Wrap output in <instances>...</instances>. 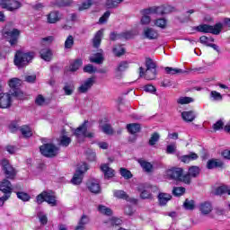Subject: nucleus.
<instances>
[{
  "mask_svg": "<svg viewBox=\"0 0 230 230\" xmlns=\"http://www.w3.org/2000/svg\"><path fill=\"white\" fill-rule=\"evenodd\" d=\"M80 3L81 4H78L79 12H83V10H88V8H91V6H93V3L89 1L80 2Z\"/></svg>",
  "mask_w": 230,
  "mask_h": 230,
  "instance_id": "44",
  "label": "nucleus"
},
{
  "mask_svg": "<svg viewBox=\"0 0 230 230\" xmlns=\"http://www.w3.org/2000/svg\"><path fill=\"white\" fill-rule=\"evenodd\" d=\"M137 190L140 192V199H152V192L150 191V187H146L145 184H139L137 187Z\"/></svg>",
  "mask_w": 230,
  "mask_h": 230,
  "instance_id": "18",
  "label": "nucleus"
},
{
  "mask_svg": "<svg viewBox=\"0 0 230 230\" xmlns=\"http://www.w3.org/2000/svg\"><path fill=\"white\" fill-rule=\"evenodd\" d=\"M179 182H184V184H191V176L188 174H181Z\"/></svg>",
  "mask_w": 230,
  "mask_h": 230,
  "instance_id": "53",
  "label": "nucleus"
},
{
  "mask_svg": "<svg viewBox=\"0 0 230 230\" xmlns=\"http://www.w3.org/2000/svg\"><path fill=\"white\" fill-rule=\"evenodd\" d=\"M165 73H167V75H177L179 73H182V70L179 68L167 66L165 67Z\"/></svg>",
  "mask_w": 230,
  "mask_h": 230,
  "instance_id": "51",
  "label": "nucleus"
},
{
  "mask_svg": "<svg viewBox=\"0 0 230 230\" xmlns=\"http://www.w3.org/2000/svg\"><path fill=\"white\" fill-rule=\"evenodd\" d=\"M136 35L133 31H127L123 32L122 34L118 33H111V40H118V39H132Z\"/></svg>",
  "mask_w": 230,
  "mask_h": 230,
  "instance_id": "23",
  "label": "nucleus"
},
{
  "mask_svg": "<svg viewBox=\"0 0 230 230\" xmlns=\"http://www.w3.org/2000/svg\"><path fill=\"white\" fill-rule=\"evenodd\" d=\"M226 193H227V186L226 185L217 187L215 191L216 195H224Z\"/></svg>",
  "mask_w": 230,
  "mask_h": 230,
  "instance_id": "56",
  "label": "nucleus"
},
{
  "mask_svg": "<svg viewBox=\"0 0 230 230\" xmlns=\"http://www.w3.org/2000/svg\"><path fill=\"white\" fill-rule=\"evenodd\" d=\"M186 193V189L184 187H174L172 189V195L174 197H181V195H184Z\"/></svg>",
  "mask_w": 230,
  "mask_h": 230,
  "instance_id": "40",
  "label": "nucleus"
},
{
  "mask_svg": "<svg viewBox=\"0 0 230 230\" xmlns=\"http://www.w3.org/2000/svg\"><path fill=\"white\" fill-rule=\"evenodd\" d=\"M89 170L87 164L81 163L77 165V169L71 180L72 184L78 185L82 183L84 180V173Z\"/></svg>",
  "mask_w": 230,
  "mask_h": 230,
  "instance_id": "7",
  "label": "nucleus"
},
{
  "mask_svg": "<svg viewBox=\"0 0 230 230\" xmlns=\"http://www.w3.org/2000/svg\"><path fill=\"white\" fill-rule=\"evenodd\" d=\"M87 188L91 191V193H102V187H100V182L96 180L89 181L87 183Z\"/></svg>",
  "mask_w": 230,
  "mask_h": 230,
  "instance_id": "21",
  "label": "nucleus"
},
{
  "mask_svg": "<svg viewBox=\"0 0 230 230\" xmlns=\"http://www.w3.org/2000/svg\"><path fill=\"white\" fill-rule=\"evenodd\" d=\"M181 118L184 119V121H193V119H195V112L183 111L181 113Z\"/></svg>",
  "mask_w": 230,
  "mask_h": 230,
  "instance_id": "36",
  "label": "nucleus"
},
{
  "mask_svg": "<svg viewBox=\"0 0 230 230\" xmlns=\"http://www.w3.org/2000/svg\"><path fill=\"white\" fill-rule=\"evenodd\" d=\"M224 166V163H222L219 159H210L207 163V168L208 170H213L214 168H222Z\"/></svg>",
  "mask_w": 230,
  "mask_h": 230,
  "instance_id": "26",
  "label": "nucleus"
},
{
  "mask_svg": "<svg viewBox=\"0 0 230 230\" xmlns=\"http://www.w3.org/2000/svg\"><path fill=\"white\" fill-rule=\"evenodd\" d=\"M82 64H84L82 59H77L74 61L73 64L70 65V71H73V72L78 71V69L82 67Z\"/></svg>",
  "mask_w": 230,
  "mask_h": 230,
  "instance_id": "41",
  "label": "nucleus"
},
{
  "mask_svg": "<svg viewBox=\"0 0 230 230\" xmlns=\"http://www.w3.org/2000/svg\"><path fill=\"white\" fill-rule=\"evenodd\" d=\"M102 132H104V134H108V135H111L113 132L112 127H111V125H109V124H104L102 127Z\"/></svg>",
  "mask_w": 230,
  "mask_h": 230,
  "instance_id": "62",
  "label": "nucleus"
},
{
  "mask_svg": "<svg viewBox=\"0 0 230 230\" xmlns=\"http://www.w3.org/2000/svg\"><path fill=\"white\" fill-rule=\"evenodd\" d=\"M84 72L88 73L89 75H93V73H96V67L93 65L89 64L84 67Z\"/></svg>",
  "mask_w": 230,
  "mask_h": 230,
  "instance_id": "59",
  "label": "nucleus"
},
{
  "mask_svg": "<svg viewBox=\"0 0 230 230\" xmlns=\"http://www.w3.org/2000/svg\"><path fill=\"white\" fill-rule=\"evenodd\" d=\"M90 62L93 64H103V53L99 52L90 57Z\"/></svg>",
  "mask_w": 230,
  "mask_h": 230,
  "instance_id": "29",
  "label": "nucleus"
},
{
  "mask_svg": "<svg viewBox=\"0 0 230 230\" xmlns=\"http://www.w3.org/2000/svg\"><path fill=\"white\" fill-rule=\"evenodd\" d=\"M98 211L101 212L102 215H106V217H111L112 215V209L103 205L98 206Z\"/></svg>",
  "mask_w": 230,
  "mask_h": 230,
  "instance_id": "35",
  "label": "nucleus"
},
{
  "mask_svg": "<svg viewBox=\"0 0 230 230\" xmlns=\"http://www.w3.org/2000/svg\"><path fill=\"white\" fill-rule=\"evenodd\" d=\"M75 44V39L73 36H68L65 41V49H71Z\"/></svg>",
  "mask_w": 230,
  "mask_h": 230,
  "instance_id": "47",
  "label": "nucleus"
},
{
  "mask_svg": "<svg viewBox=\"0 0 230 230\" xmlns=\"http://www.w3.org/2000/svg\"><path fill=\"white\" fill-rule=\"evenodd\" d=\"M178 158L181 160V163L188 164L191 163V161H197V159H199V155H197L196 153L190 152L189 155L178 156Z\"/></svg>",
  "mask_w": 230,
  "mask_h": 230,
  "instance_id": "22",
  "label": "nucleus"
},
{
  "mask_svg": "<svg viewBox=\"0 0 230 230\" xmlns=\"http://www.w3.org/2000/svg\"><path fill=\"white\" fill-rule=\"evenodd\" d=\"M113 195L117 199H128L127 193L124 190H114Z\"/></svg>",
  "mask_w": 230,
  "mask_h": 230,
  "instance_id": "55",
  "label": "nucleus"
},
{
  "mask_svg": "<svg viewBox=\"0 0 230 230\" xmlns=\"http://www.w3.org/2000/svg\"><path fill=\"white\" fill-rule=\"evenodd\" d=\"M60 21H62V14L60 12L52 11L47 14V22H49V24H57V22Z\"/></svg>",
  "mask_w": 230,
  "mask_h": 230,
  "instance_id": "16",
  "label": "nucleus"
},
{
  "mask_svg": "<svg viewBox=\"0 0 230 230\" xmlns=\"http://www.w3.org/2000/svg\"><path fill=\"white\" fill-rule=\"evenodd\" d=\"M16 195L20 200H22V202H28V201H30V199H31L30 194L23 192V191H18V192H16Z\"/></svg>",
  "mask_w": 230,
  "mask_h": 230,
  "instance_id": "39",
  "label": "nucleus"
},
{
  "mask_svg": "<svg viewBox=\"0 0 230 230\" xmlns=\"http://www.w3.org/2000/svg\"><path fill=\"white\" fill-rule=\"evenodd\" d=\"M40 58L46 62H49L53 58V53L49 49H43L40 51Z\"/></svg>",
  "mask_w": 230,
  "mask_h": 230,
  "instance_id": "27",
  "label": "nucleus"
},
{
  "mask_svg": "<svg viewBox=\"0 0 230 230\" xmlns=\"http://www.w3.org/2000/svg\"><path fill=\"white\" fill-rule=\"evenodd\" d=\"M88 127H89V121L85 120L76 129L73 130L74 136H75L78 143H84V141H85V137H89L90 139L94 137V132L88 131L87 130Z\"/></svg>",
  "mask_w": 230,
  "mask_h": 230,
  "instance_id": "2",
  "label": "nucleus"
},
{
  "mask_svg": "<svg viewBox=\"0 0 230 230\" xmlns=\"http://www.w3.org/2000/svg\"><path fill=\"white\" fill-rule=\"evenodd\" d=\"M109 17H111V12L107 11L103 13V15L99 19V24H105L107 21H109Z\"/></svg>",
  "mask_w": 230,
  "mask_h": 230,
  "instance_id": "60",
  "label": "nucleus"
},
{
  "mask_svg": "<svg viewBox=\"0 0 230 230\" xmlns=\"http://www.w3.org/2000/svg\"><path fill=\"white\" fill-rule=\"evenodd\" d=\"M127 69H128V63H127V61L120 62L117 67V71L119 73H123V71H127Z\"/></svg>",
  "mask_w": 230,
  "mask_h": 230,
  "instance_id": "52",
  "label": "nucleus"
},
{
  "mask_svg": "<svg viewBox=\"0 0 230 230\" xmlns=\"http://www.w3.org/2000/svg\"><path fill=\"white\" fill-rule=\"evenodd\" d=\"M71 143V137L63 135L60 138V145H62V146H69V144Z\"/></svg>",
  "mask_w": 230,
  "mask_h": 230,
  "instance_id": "49",
  "label": "nucleus"
},
{
  "mask_svg": "<svg viewBox=\"0 0 230 230\" xmlns=\"http://www.w3.org/2000/svg\"><path fill=\"white\" fill-rule=\"evenodd\" d=\"M191 102H193V98L191 97H180L177 99V103L180 105H186Z\"/></svg>",
  "mask_w": 230,
  "mask_h": 230,
  "instance_id": "46",
  "label": "nucleus"
},
{
  "mask_svg": "<svg viewBox=\"0 0 230 230\" xmlns=\"http://www.w3.org/2000/svg\"><path fill=\"white\" fill-rule=\"evenodd\" d=\"M0 6L8 12H14V10H19L22 6V4L19 1H2Z\"/></svg>",
  "mask_w": 230,
  "mask_h": 230,
  "instance_id": "14",
  "label": "nucleus"
},
{
  "mask_svg": "<svg viewBox=\"0 0 230 230\" xmlns=\"http://www.w3.org/2000/svg\"><path fill=\"white\" fill-rule=\"evenodd\" d=\"M100 168L104 175V179H112L116 175L114 169L111 168L108 164H101Z\"/></svg>",
  "mask_w": 230,
  "mask_h": 230,
  "instance_id": "19",
  "label": "nucleus"
},
{
  "mask_svg": "<svg viewBox=\"0 0 230 230\" xmlns=\"http://www.w3.org/2000/svg\"><path fill=\"white\" fill-rule=\"evenodd\" d=\"M40 150L45 157H55L58 154V147L53 144H45L40 147Z\"/></svg>",
  "mask_w": 230,
  "mask_h": 230,
  "instance_id": "11",
  "label": "nucleus"
},
{
  "mask_svg": "<svg viewBox=\"0 0 230 230\" xmlns=\"http://www.w3.org/2000/svg\"><path fill=\"white\" fill-rule=\"evenodd\" d=\"M143 35L145 39H148L149 40H155V39H158L159 32L154 28L151 27H146L143 31Z\"/></svg>",
  "mask_w": 230,
  "mask_h": 230,
  "instance_id": "17",
  "label": "nucleus"
},
{
  "mask_svg": "<svg viewBox=\"0 0 230 230\" xmlns=\"http://www.w3.org/2000/svg\"><path fill=\"white\" fill-rule=\"evenodd\" d=\"M159 135L158 133H154L150 139H149V145L150 146H154V145H155V143H157V141H159Z\"/></svg>",
  "mask_w": 230,
  "mask_h": 230,
  "instance_id": "61",
  "label": "nucleus"
},
{
  "mask_svg": "<svg viewBox=\"0 0 230 230\" xmlns=\"http://www.w3.org/2000/svg\"><path fill=\"white\" fill-rule=\"evenodd\" d=\"M119 2L118 1H108L106 2V8H118Z\"/></svg>",
  "mask_w": 230,
  "mask_h": 230,
  "instance_id": "64",
  "label": "nucleus"
},
{
  "mask_svg": "<svg viewBox=\"0 0 230 230\" xmlns=\"http://www.w3.org/2000/svg\"><path fill=\"white\" fill-rule=\"evenodd\" d=\"M166 154L172 155L177 152V143L172 142L169 145H167L165 149Z\"/></svg>",
  "mask_w": 230,
  "mask_h": 230,
  "instance_id": "43",
  "label": "nucleus"
},
{
  "mask_svg": "<svg viewBox=\"0 0 230 230\" xmlns=\"http://www.w3.org/2000/svg\"><path fill=\"white\" fill-rule=\"evenodd\" d=\"M102 37H103V30L96 32L93 38V48H100V44H102Z\"/></svg>",
  "mask_w": 230,
  "mask_h": 230,
  "instance_id": "30",
  "label": "nucleus"
},
{
  "mask_svg": "<svg viewBox=\"0 0 230 230\" xmlns=\"http://www.w3.org/2000/svg\"><path fill=\"white\" fill-rule=\"evenodd\" d=\"M138 164L146 173H152L154 172V165L146 160L138 159Z\"/></svg>",
  "mask_w": 230,
  "mask_h": 230,
  "instance_id": "24",
  "label": "nucleus"
},
{
  "mask_svg": "<svg viewBox=\"0 0 230 230\" xmlns=\"http://www.w3.org/2000/svg\"><path fill=\"white\" fill-rule=\"evenodd\" d=\"M37 204H42V202H48L49 206H57V198L52 191H42L36 197Z\"/></svg>",
  "mask_w": 230,
  "mask_h": 230,
  "instance_id": "6",
  "label": "nucleus"
},
{
  "mask_svg": "<svg viewBox=\"0 0 230 230\" xmlns=\"http://www.w3.org/2000/svg\"><path fill=\"white\" fill-rule=\"evenodd\" d=\"M94 84H96V77H89L81 82L77 91L81 94H85V93H89V91L93 89V85H94Z\"/></svg>",
  "mask_w": 230,
  "mask_h": 230,
  "instance_id": "9",
  "label": "nucleus"
},
{
  "mask_svg": "<svg viewBox=\"0 0 230 230\" xmlns=\"http://www.w3.org/2000/svg\"><path fill=\"white\" fill-rule=\"evenodd\" d=\"M89 217L86 216H83L78 223V225L75 227V230H84V226L88 224Z\"/></svg>",
  "mask_w": 230,
  "mask_h": 230,
  "instance_id": "37",
  "label": "nucleus"
},
{
  "mask_svg": "<svg viewBox=\"0 0 230 230\" xmlns=\"http://www.w3.org/2000/svg\"><path fill=\"white\" fill-rule=\"evenodd\" d=\"M127 128L129 134H137V132L141 130V126L137 123H132V124H128L127 126Z\"/></svg>",
  "mask_w": 230,
  "mask_h": 230,
  "instance_id": "33",
  "label": "nucleus"
},
{
  "mask_svg": "<svg viewBox=\"0 0 230 230\" xmlns=\"http://www.w3.org/2000/svg\"><path fill=\"white\" fill-rule=\"evenodd\" d=\"M146 69H157V64H155L154 59L146 58Z\"/></svg>",
  "mask_w": 230,
  "mask_h": 230,
  "instance_id": "42",
  "label": "nucleus"
},
{
  "mask_svg": "<svg viewBox=\"0 0 230 230\" xmlns=\"http://www.w3.org/2000/svg\"><path fill=\"white\" fill-rule=\"evenodd\" d=\"M63 91L66 96H71L73 93H75V84L73 83H66L63 87Z\"/></svg>",
  "mask_w": 230,
  "mask_h": 230,
  "instance_id": "32",
  "label": "nucleus"
},
{
  "mask_svg": "<svg viewBox=\"0 0 230 230\" xmlns=\"http://www.w3.org/2000/svg\"><path fill=\"white\" fill-rule=\"evenodd\" d=\"M120 175L124 177V179H132V172L125 168H120Z\"/></svg>",
  "mask_w": 230,
  "mask_h": 230,
  "instance_id": "54",
  "label": "nucleus"
},
{
  "mask_svg": "<svg viewBox=\"0 0 230 230\" xmlns=\"http://www.w3.org/2000/svg\"><path fill=\"white\" fill-rule=\"evenodd\" d=\"M155 26L161 28V30H166L168 28V21L164 18H159L155 20Z\"/></svg>",
  "mask_w": 230,
  "mask_h": 230,
  "instance_id": "31",
  "label": "nucleus"
},
{
  "mask_svg": "<svg viewBox=\"0 0 230 230\" xmlns=\"http://www.w3.org/2000/svg\"><path fill=\"white\" fill-rule=\"evenodd\" d=\"M35 103L40 106L46 105V98L42 94H40L36 97Z\"/></svg>",
  "mask_w": 230,
  "mask_h": 230,
  "instance_id": "57",
  "label": "nucleus"
},
{
  "mask_svg": "<svg viewBox=\"0 0 230 230\" xmlns=\"http://www.w3.org/2000/svg\"><path fill=\"white\" fill-rule=\"evenodd\" d=\"M0 191L4 194V196L0 197V206H4V202L12 197V191H13V186L10 181L4 179L0 182Z\"/></svg>",
  "mask_w": 230,
  "mask_h": 230,
  "instance_id": "5",
  "label": "nucleus"
},
{
  "mask_svg": "<svg viewBox=\"0 0 230 230\" xmlns=\"http://www.w3.org/2000/svg\"><path fill=\"white\" fill-rule=\"evenodd\" d=\"M139 77L145 78L146 80H155V77L157 76V68H143V66H140L138 68Z\"/></svg>",
  "mask_w": 230,
  "mask_h": 230,
  "instance_id": "12",
  "label": "nucleus"
},
{
  "mask_svg": "<svg viewBox=\"0 0 230 230\" xmlns=\"http://www.w3.org/2000/svg\"><path fill=\"white\" fill-rule=\"evenodd\" d=\"M20 130L23 137H31L33 136V130L29 126H23Z\"/></svg>",
  "mask_w": 230,
  "mask_h": 230,
  "instance_id": "34",
  "label": "nucleus"
},
{
  "mask_svg": "<svg viewBox=\"0 0 230 230\" xmlns=\"http://www.w3.org/2000/svg\"><path fill=\"white\" fill-rule=\"evenodd\" d=\"M0 165L2 170H4L7 179H13L15 177V169L10 165V162L7 159H3L0 161Z\"/></svg>",
  "mask_w": 230,
  "mask_h": 230,
  "instance_id": "13",
  "label": "nucleus"
},
{
  "mask_svg": "<svg viewBox=\"0 0 230 230\" xmlns=\"http://www.w3.org/2000/svg\"><path fill=\"white\" fill-rule=\"evenodd\" d=\"M3 37L8 40L12 46H15L19 40L21 31L19 29H12L6 25L2 31Z\"/></svg>",
  "mask_w": 230,
  "mask_h": 230,
  "instance_id": "4",
  "label": "nucleus"
},
{
  "mask_svg": "<svg viewBox=\"0 0 230 230\" xmlns=\"http://www.w3.org/2000/svg\"><path fill=\"white\" fill-rule=\"evenodd\" d=\"M210 100L213 102H222V94L217 91H212L210 93Z\"/></svg>",
  "mask_w": 230,
  "mask_h": 230,
  "instance_id": "45",
  "label": "nucleus"
},
{
  "mask_svg": "<svg viewBox=\"0 0 230 230\" xmlns=\"http://www.w3.org/2000/svg\"><path fill=\"white\" fill-rule=\"evenodd\" d=\"M199 209L201 215L208 217V215L213 211V205H211L209 201H204L199 204Z\"/></svg>",
  "mask_w": 230,
  "mask_h": 230,
  "instance_id": "20",
  "label": "nucleus"
},
{
  "mask_svg": "<svg viewBox=\"0 0 230 230\" xmlns=\"http://www.w3.org/2000/svg\"><path fill=\"white\" fill-rule=\"evenodd\" d=\"M170 200H172V195L164 192H160L158 194V202L160 206H166Z\"/></svg>",
  "mask_w": 230,
  "mask_h": 230,
  "instance_id": "25",
  "label": "nucleus"
},
{
  "mask_svg": "<svg viewBox=\"0 0 230 230\" xmlns=\"http://www.w3.org/2000/svg\"><path fill=\"white\" fill-rule=\"evenodd\" d=\"M183 206L185 209H189V210L195 209V201L186 199Z\"/></svg>",
  "mask_w": 230,
  "mask_h": 230,
  "instance_id": "58",
  "label": "nucleus"
},
{
  "mask_svg": "<svg viewBox=\"0 0 230 230\" xmlns=\"http://www.w3.org/2000/svg\"><path fill=\"white\" fill-rule=\"evenodd\" d=\"M113 53L116 57H121V55L125 54V49L122 46H115L113 48Z\"/></svg>",
  "mask_w": 230,
  "mask_h": 230,
  "instance_id": "48",
  "label": "nucleus"
},
{
  "mask_svg": "<svg viewBox=\"0 0 230 230\" xmlns=\"http://www.w3.org/2000/svg\"><path fill=\"white\" fill-rule=\"evenodd\" d=\"M189 174L193 178H197L199 175H200V168L195 165L190 167Z\"/></svg>",
  "mask_w": 230,
  "mask_h": 230,
  "instance_id": "38",
  "label": "nucleus"
},
{
  "mask_svg": "<svg viewBox=\"0 0 230 230\" xmlns=\"http://www.w3.org/2000/svg\"><path fill=\"white\" fill-rule=\"evenodd\" d=\"M38 217L42 226H46L48 224V216L43 212H38Z\"/></svg>",
  "mask_w": 230,
  "mask_h": 230,
  "instance_id": "50",
  "label": "nucleus"
},
{
  "mask_svg": "<svg viewBox=\"0 0 230 230\" xmlns=\"http://www.w3.org/2000/svg\"><path fill=\"white\" fill-rule=\"evenodd\" d=\"M214 130H221V128H224V120L219 119L213 125Z\"/></svg>",
  "mask_w": 230,
  "mask_h": 230,
  "instance_id": "63",
  "label": "nucleus"
},
{
  "mask_svg": "<svg viewBox=\"0 0 230 230\" xmlns=\"http://www.w3.org/2000/svg\"><path fill=\"white\" fill-rule=\"evenodd\" d=\"M35 57V53L33 52H23L17 51L14 58V64L18 67H24V66H28L31 60H33Z\"/></svg>",
  "mask_w": 230,
  "mask_h": 230,
  "instance_id": "3",
  "label": "nucleus"
},
{
  "mask_svg": "<svg viewBox=\"0 0 230 230\" xmlns=\"http://www.w3.org/2000/svg\"><path fill=\"white\" fill-rule=\"evenodd\" d=\"M13 103L12 94L4 93V88L0 85V109H10Z\"/></svg>",
  "mask_w": 230,
  "mask_h": 230,
  "instance_id": "8",
  "label": "nucleus"
},
{
  "mask_svg": "<svg viewBox=\"0 0 230 230\" xmlns=\"http://www.w3.org/2000/svg\"><path fill=\"white\" fill-rule=\"evenodd\" d=\"M198 31L203 33H213L214 35H218L222 31V23H217L214 27L208 24H203L198 26Z\"/></svg>",
  "mask_w": 230,
  "mask_h": 230,
  "instance_id": "10",
  "label": "nucleus"
},
{
  "mask_svg": "<svg viewBox=\"0 0 230 230\" xmlns=\"http://www.w3.org/2000/svg\"><path fill=\"white\" fill-rule=\"evenodd\" d=\"M183 170L182 168H172L166 171V175L169 179H172L173 181H181V177L182 176Z\"/></svg>",
  "mask_w": 230,
  "mask_h": 230,
  "instance_id": "15",
  "label": "nucleus"
},
{
  "mask_svg": "<svg viewBox=\"0 0 230 230\" xmlns=\"http://www.w3.org/2000/svg\"><path fill=\"white\" fill-rule=\"evenodd\" d=\"M171 12H175V9L172 6H158V7H150L148 9L142 10V18L140 20L141 24L148 25L150 24L152 19L149 15L151 13H157L158 15H164V13H171Z\"/></svg>",
  "mask_w": 230,
  "mask_h": 230,
  "instance_id": "1",
  "label": "nucleus"
},
{
  "mask_svg": "<svg viewBox=\"0 0 230 230\" xmlns=\"http://www.w3.org/2000/svg\"><path fill=\"white\" fill-rule=\"evenodd\" d=\"M21 79L17 77L12 78L8 81V85L10 89H13V91H16L17 89H19V87H21Z\"/></svg>",
  "mask_w": 230,
  "mask_h": 230,
  "instance_id": "28",
  "label": "nucleus"
}]
</instances>
